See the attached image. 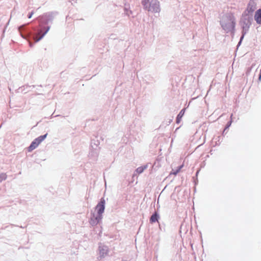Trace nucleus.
Returning <instances> with one entry per match:
<instances>
[{
  "instance_id": "nucleus-1",
  "label": "nucleus",
  "mask_w": 261,
  "mask_h": 261,
  "mask_svg": "<svg viewBox=\"0 0 261 261\" xmlns=\"http://www.w3.org/2000/svg\"><path fill=\"white\" fill-rule=\"evenodd\" d=\"M54 19L53 12L45 13L38 17L39 25L37 27L30 28L28 27V24H24L18 28V30L24 39L31 38L35 42L41 40L46 34L50 29L49 23H51Z\"/></svg>"
},
{
  "instance_id": "nucleus-2",
  "label": "nucleus",
  "mask_w": 261,
  "mask_h": 261,
  "mask_svg": "<svg viewBox=\"0 0 261 261\" xmlns=\"http://www.w3.org/2000/svg\"><path fill=\"white\" fill-rule=\"evenodd\" d=\"M141 4L145 10L152 13L160 12V2L158 0H142Z\"/></svg>"
},
{
  "instance_id": "nucleus-3",
  "label": "nucleus",
  "mask_w": 261,
  "mask_h": 261,
  "mask_svg": "<svg viewBox=\"0 0 261 261\" xmlns=\"http://www.w3.org/2000/svg\"><path fill=\"white\" fill-rule=\"evenodd\" d=\"M105 204L106 200L104 197H102L95 206V209L97 213V215L102 217V214L105 210Z\"/></svg>"
},
{
  "instance_id": "nucleus-4",
  "label": "nucleus",
  "mask_w": 261,
  "mask_h": 261,
  "mask_svg": "<svg viewBox=\"0 0 261 261\" xmlns=\"http://www.w3.org/2000/svg\"><path fill=\"white\" fill-rule=\"evenodd\" d=\"M100 148H91L89 156L93 161H96L98 156Z\"/></svg>"
},
{
  "instance_id": "nucleus-5",
  "label": "nucleus",
  "mask_w": 261,
  "mask_h": 261,
  "mask_svg": "<svg viewBox=\"0 0 261 261\" xmlns=\"http://www.w3.org/2000/svg\"><path fill=\"white\" fill-rule=\"evenodd\" d=\"M100 140H103V138L100 136H95L94 138L92 139L91 141V148H100L99 145L100 144Z\"/></svg>"
},
{
  "instance_id": "nucleus-6",
  "label": "nucleus",
  "mask_w": 261,
  "mask_h": 261,
  "mask_svg": "<svg viewBox=\"0 0 261 261\" xmlns=\"http://www.w3.org/2000/svg\"><path fill=\"white\" fill-rule=\"evenodd\" d=\"M108 252V248L107 246L105 245H100L99 246V255L98 257V258L101 259L103 258Z\"/></svg>"
},
{
  "instance_id": "nucleus-7",
  "label": "nucleus",
  "mask_w": 261,
  "mask_h": 261,
  "mask_svg": "<svg viewBox=\"0 0 261 261\" xmlns=\"http://www.w3.org/2000/svg\"><path fill=\"white\" fill-rule=\"evenodd\" d=\"M102 217L96 215L95 216L94 214H93L92 217H91L90 220V224L92 226H95L101 220Z\"/></svg>"
},
{
  "instance_id": "nucleus-8",
  "label": "nucleus",
  "mask_w": 261,
  "mask_h": 261,
  "mask_svg": "<svg viewBox=\"0 0 261 261\" xmlns=\"http://www.w3.org/2000/svg\"><path fill=\"white\" fill-rule=\"evenodd\" d=\"M37 138L35 139L31 143L30 145L28 148V151L31 152L34 149L36 148L38 145L40 144V142H39Z\"/></svg>"
},
{
  "instance_id": "nucleus-9",
  "label": "nucleus",
  "mask_w": 261,
  "mask_h": 261,
  "mask_svg": "<svg viewBox=\"0 0 261 261\" xmlns=\"http://www.w3.org/2000/svg\"><path fill=\"white\" fill-rule=\"evenodd\" d=\"M124 14L127 16L129 17H134V16L133 15V12L130 10V7L129 5L125 4L124 7Z\"/></svg>"
},
{
  "instance_id": "nucleus-10",
  "label": "nucleus",
  "mask_w": 261,
  "mask_h": 261,
  "mask_svg": "<svg viewBox=\"0 0 261 261\" xmlns=\"http://www.w3.org/2000/svg\"><path fill=\"white\" fill-rule=\"evenodd\" d=\"M254 19L258 24H261V9H258L256 11Z\"/></svg>"
},
{
  "instance_id": "nucleus-11",
  "label": "nucleus",
  "mask_w": 261,
  "mask_h": 261,
  "mask_svg": "<svg viewBox=\"0 0 261 261\" xmlns=\"http://www.w3.org/2000/svg\"><path fill=\"white\" fill-rule=\"evenodd\" d=\"M159 217H160L158 213L156 212H154L150 218V222L151 223H155V222L158 221Z\"/></svg>"
},
{
  "instance_id": "nucleus-12",
  "label": "nucleus",
  "mask_w": 261,
  "mask_h": 261,
  "mask_svg": "<svg viewBox=\"0 0 261 261\" xmlns=\"http://www.w3.org/2000/svg\"><path fill=\"white\" fill-rule=\"evenodd\" d=\"M185 109H182L179 114L177 115L176 118V123L178 124L180 122L182 117H183L185 112Z\"/></svg>"
},
{
  "instance_id": "nucleus-13",
  "label": "nucleus",
  "mask_w": 261,
  "mask_h": 261,
  "mask_svg": "<svg viewBox=\"0 0 261 261\" xmlns=\"http://www.w3.org/2000/svg\"><path fill=\"white\" fill-rule=\"evenodd\" d=\"M255 9V5L253 2H250L247 6V11L249 13H252Z\"/></svg>"
},
{
  "instance_id": "nucleus-14",
  "label": "nucleus",
  "mask_w": 261,
  "mask_h": 261,
  "mask_svg": "<svg viewBox=\"0 0 261 261\" xmlns=\"http://www.w3.org/2000/svg\"><path fill=\"white\" fill-rule=\"evenodd\" d=\"M147 168V165H145L140 167H138L136 169V171L138 174H141Z\"/></svg>"
},
{
  "instance_id": "nucleus-15",
  "label": "nucleus",
  "mask_w": 261,
  "mask_h": 261,
  "mask_svg": "<svg viewBox=\"0 0 261 261\" xmlns=\"http://www.w3.org/2000/svg\"><path fill=\"white\" fill-rule=\"evenodd\" d=\"M182 167V165H181V166H178L175 170L172 169L170 174L176 175L180 171V170Z\"/></svg>"
},
{
  "instance_id": "nucleus-16",
  "label": "nucleus",
  "mask_w": 261,
  "mask_h": 261,
  "mask_svg": "<svg viewBox=\"0 0 261 261\" xmlns=\"http://www.w3.org/2000/svg\"><path fill=\"white\" fill-rule=\"evenodd\" d=\"M7 178V175L5 173H0V182L5 180Z\"/></svg>"
},
{
  "instance_id": "nucleus-17",
  "label": "nucleus",
  "mask_w": 261,
  "mask_h": 261,
  "mask_svg": "<svg viewBox=\"0 0 261 261\" xmlns=\"http://www.w3.org/2000/svg\"><path fill=\"white\" fill-rule=\"evenodd\" d=\"M47 135V133H46L43 135L39 136L37 138V139L38 140V141L39 142H40L41 143L46 138Z\"/></svg>"
},
{
  "instance_id": "nucleus-18",
  "label": "nucleus",
  "mask_w": 261,
  "mask_h": 261,
  "mask_svg": "<svg viewBox=\"0 0 261 261\" xmlns=\"http://www.w3.org/2000/svg\"><path fill=\"white\" fill-rule=\"evenodd\" d=\"M193 183H194V186H193V191H194V193H195L196 192V179L194 178V177H193Z\"/></svg>"
},
{
  "instance_id": "nucleus-19",
  "label": "nucleus",
  "mask_w": 261,
  "mask_h": 261,
  "mask_svg": "<svg viewBox=\"0 0 261 261\" xmlns=\"http://www.w3.org/2000/svg\"><path fill=\"white\" fill-rule=\"evenodd\" d=\"M33 14H34V12L33 11H31L30 13H29L28 15V18H31L32 17Z\"/></svg>"
},
{
  "instance_id": "nucleus-20",
  "label": "nucleus",
  "mask_w": 261,
  "mask_h": 261,
  "mask_svg": "<svg viewBox=\"0 0 261 261\" xmlns=\"http://www.w3.org/2000/svg\"><path fill=\"white\" fill-rule=\"evenodd\" d=\"M190 140H191V142L194 144H195V142H194V136H193L192 137H191L190 139Z\"/></svg>"
},
{
  "instance_id": "nucleus-21",
  "label": "nucleus",
  "mask_w": 261,
  "mask_h": 261,
  "mask_svg": "<svg viewBox=\"0 0 261 261\" xmlns=\"http://www.w3.org/2000/svg\"><path fill=\"white\" fill-rule=\"evenodd\" d=\"M190 245H191V246L192 249L193 250H194V249H193V245H194V243H190Z\"/></svg>"
},
{
  "instance_id": "nucleus-22",
  "label": "nucleus",
  "mask_w": 261,
  "mask_h": 261,
  "mask_svg": "<svg viewBox=\"0 0 261 261\" xmlns=\"http://www.w3.org/2000/svg\"><path fill=\"white\" fill-rule=\"evenodd\" d=\"M58 116H60V115H56V116H54L53 114L51 115L50 118H53V117H58Z\"/></svg>"
},
{
  "instance_id": "nucleus-23",
  "label": "nucleus",
  "mask_w": 261,
  "mask_h": 261,
  "mask_svg": "<svg viewBox=\"0 0 261 261\" xmlns=\"http://www.w3.org/2000/svg\"><path fill=\"white\" fill-rule=\"evenodd\" d=\"M193 218H194V220L195 221H196V215H195V214H194V215H193Z\"/></svg>"
},
{
  "instance_id": "nucleus-24",
  "label": "nucleus",
  "mask_w": 261,
  "mask_h": 261,
  "mask_svg": "<svg viewBox=\"0 0 261 261\" xmlns=\"http://www.w3.org/2000/svg\"><path fill=\"white\" fill-rule=\"evenodd\" d=\"M11 226L12 227H14V226H17V227H18V226H18V225H14V224H11Z\"/></svg>"
},
{
  "instance_id": "nucleus-25",
  "label": "nucleus",
  "mask_w": 261,
  "mask_h": 261,
  "mask_svg": "<svg viewBox=\"0 0 261 261\" xmlns=\"http://www.w3.org/2000/svg\"><path fill=\"white\" fill-rule=\"evenodd\" d=\"M194 99H195V98H193L192 99V100L190 101L189 103H190L191 102H192V101L193 100H194Z\"/></svg>"
},
{
  "instance_id": "nucleus-26",
  "label": "nucleus",
  "mask_w": 261,
  "mask_h": 261,
  "mask_svg": "<svg viewBox=\"0 0 261 261\" xmlns=\"http://www.w3.org/2000/svg\"><path fill=\"white\" fill-rule=\"evenodd\" d=\"M21 174V172L20 171L19 173H18V174Z\"/></svg>"
},
{
  "instance_id": "nucleus-27",
  "label": "nucleus",
  "mask_w": 261,
  "mask_h": 261,
  "mask_svg": "<svg viewBox=\"0 0 261 261\" xmlns=\"http://www.w3.org/2000/svg\"><path fill=\"white\" fill-rule=\"evenodd\" d=\"M2 125H3V123L1 124V125H0V128H1V127L2 126Z\"/></svg>"
},
{
  "instance_id": "nucleus-28",
  "label": "nucleus",
  "mask_w": 261,
  "mask_h": 261,
  "mask_svg": "<svg viewBox=\"0 0 261 261\" xmlns=\"http://www.w3.org/2000/svg\"><path fill=\"white\" fill-rule=\"evenodd\" d=\"M20 228H23V226H19Z\"/></svg>"
},
{
  "instance_id": "nucleus-29",
  "label": "nucleus",
  "mask_w": 261,
  "mask_h": 261,
  "mask_svg": "<svg viewBox=\"0 0 261 261\" xmlns=\"http://www.w3.org/2000/svg\"><path fill=\"white\" fill-rule=\"evenodd\" d=\"M193 210H194V205L193 206Z\"/></svg>"
},
{
  "instance_id": "nucleus-30",
  "label": "nucleus",
  "mask_w": 261,
  "mask_h": 261,
  "mask_svg": "<svg viewBox=\"0 0 261 261\" xmlns=\"http://www.w3.org/2000/svg\"><path fill=\"white\" fill-rule=\"evenodd\" d=\"M122 261H127V260H122Z\"/></svg>"
}]
</instances>
